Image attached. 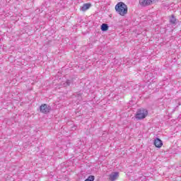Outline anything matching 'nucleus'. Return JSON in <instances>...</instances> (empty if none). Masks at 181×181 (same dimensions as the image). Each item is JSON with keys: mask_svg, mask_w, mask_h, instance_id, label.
<instances>
[{"mask_svg": "<svg viewBox=\"0 0 181 181\" xmlns=\"http://www.w3.org/2000/svg\"><path fill=\"white\" fill-rule=\"evenodd\" d=\"M169 22L170 25H173V26H176V25L179 23V20L176 18V16H175L174 14H172L171 16H169Z\"/></svg>", "mask_w": 181, "mask_h": 181, "instance_id": "nucleus-4", "label": "nucleus"}, {"mask_svg": "<svg viewBox=\"0 0 181 181\" xmlns=\"http://www.w3.org/2000/svg\"><path fill=\"white\" fill-rule=\"evenodd\" d=\"M71 83H73V81L71 80H66V86H70V84H71Z\"/></svg>", "mask_w": 181, "mask_h": 181, "instance_id": "nucleus-11", "label": "nucleus"}, {"mask_svg": "<svg viewBox=\"0 0 181 181\" xmlns=\"http://www.w3.org/2000/svg\"><path fill=\"white\" fill-rule=\"evenodd\" d=\"M110 27L108 26V24L107 23H103L100 26V29L102 30V32H107V30H108V28Z\"/></svg>", "mask_w": 181, "mask_h": 181, "instance_id": "nucleus-8", "label": "nucleus"}, {"mask_svg": "<svg viewBox=\"0 0 181 181\" xmlns=\"http://www.w3.org/2000/svg\"><path fill=\"white\" fill-rule=\"evenodd\" d=\"M119 175V173L118 172L112 173L109 176V180H111V181L117 180V179H118Z\"/></svg>", "mask_w": 181, "mask_h": 181, "instance_id": "nucleus-5", "label": "nucleus"}, {"mask_svg": "<svg viewBox=\"0 0 181 181\" xmlns=\"http://www.w3.org/2000/svg\"><path fill=\"white\" fill-rule=\"evenodd\" d=\"M148 117V110L144 107L137 110V112L135 115L136 119L139 121L141 119H145Z\"/></svg>", "mask_w": 181, "mask_h": 181, "instance_id": "nucleus-2", "label": "nucleus"}, {"mask_svg": "<svg viewBox=\"0 0 181 181\" xmlns=\"http://www.w3.org/2000/svg\"><path fill=\"white\" fill-rule=\"evenodd\" d=\"M95 180V177L94 175H89L84 181H94Z\"/></svg>", "mask_w": 181, "mask_h": 181, "instance_id": "nucleus-9", "label": "nucleus"}, {"mask_svg": "<svg viewBox=\"0 0 181 181\" xmlns=\"http://www.w3.org/2000/svg\"><path fill=\"white\" fill-rule=\"evenodd\" d=\"M117 13L120 15V16H125L128 13V6L125 3L120 1L118 2L115 7Z\"/></svg>", "mask_w": 181, "mask_h": 181, "instance_id": "nucleus-1", "label": "nucleus"}, {"mask_svg": "<svg viewBox=\"0 0 181 181\" xmlns=\"http://www.w3.org/2000/svg\"><path fill=\"white\" fill-rule=\"evenodd\" d=\"M81 92H77L76 94H74V95L75 96V97H77V98H78V100H79V101L80 100H81Z\"/></svg>", "mask_w": 181, "mask_h": 181, "instance_id": "nucleus-10", "label": "nucleus"}, {"mask_svg": "<svg viewBox=\"0 0 181 181\" xmlns=\"http://www.w3.org/2000/svg\"><path fill=\"white\" fill-rule=\"evenodd\" d=\"M154 145L156 148H162V146L163 145V142L162 141V140H160V139L156 138L154 140Z\"/></svg>", "mask_w": 181, "mask_h": 181, "instance_id": "nucleus-6", "label": "nucleus"}, {"mask_svg": "<svg viewBox=\"0 0 181 181\" xmlns=\"http://www.w3.org/2000/svg\"><path fill=\"white\" fill-rule=\"evenodd\" d=\"M90 6H91V4H85L83 5L82 7H81V11H82L83 12H85V11H87V9H90Z\"/></svg>", "mask_w": 181, "mask_h": 181, "instance_id": "nucleus-7", "label": "nucleus"}, {"mask_svg": "<svg viewBox=\"0 0 181 181\" xmlns=\"http://www.w3.org/2000/svg\"><path fill=\"white\" fill-rule=\"evenodd\" d=\"M52 111V106L44 103L40 106V112L42 114H49Z\"/></svg>", "mask_w": 181, "mask_h": 181, "instance_id": "nucleus-3", "label": "nucleus"}]
</instances>
